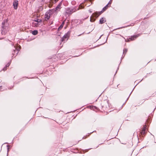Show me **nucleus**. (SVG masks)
I'll return each mask as SVG.
<instances>
[{"label": "nucleus", "mask_w": 156, "mask_h": 156, "mask_svg": "<svg viewBox=\"0 0 156 156\" xmlns=\"http://www.w3.org/2000/svg\"><path fill=\"white\" fill-rule=\"evenodd\" d=\"M76 11V9L73 7L67 8L65 10V12L67 14L70 15Z\"/></svg>", "instance_id": "obj_1"}, {"label": "nucleus", "mask_w": 156, "mask_h": 156, "mask_svg": "<svg viewBox=\"0 0 156 156\" xmlns=\"http://www.w3.org/2000/svg\"><path fill=\"white\" fill-rule=\"evenodd\" d=\"M108 5H107L105 7L102 9V10L99 12H95L94 13L93 15L94 16H95L96 17H98L100 15L102 12H104L105 11L107 8Z\"/></svg>", "instance_id": "obj_2"}, {"label": "nucleus", "mask_w": 156, "mask_h": 156, "mask_svg": "<svg viewBox=\"0 0 156 156\" xmlns=\"http://www.w3.org/2000/svg\"><path fill=\"white\" fill-rule=\"evenodd\" d=\"M52 13V10H49L46 12L44 16L45 20H48L50 19V16L51 15Z\"/></svg>", "instance_id": "obj_3"}, {"label": "nucleus", "mask_w": 156, "mask_h": 156, "mask_svg": "<svg viewBox=\"0 0 156 156\" xmlns=\"http://www.w3.org/2000/svg\"><path fill=\"white\" fill-rule=\"evenodd\" d=\"M13 51L12 52V54L13 55H16L18 53L20 49V48L18 46H14L13 47Z\"/></svg>", "instance_id": "obj_4"}, {"label": "nucleus", "mask_w": 156, "mask_h": 156, "mask_svg": "<svg viewBox=\"0 0 156 156\" xmlns=\"http://www.w3.org/2000/svg\"><path fill=\"white\" fill-rule=\"evenodd\" d=\"M70 34V32L68 31L66 34L62 38L61 40L62 41H65L66 39V40H67Z\"/></svg>", "instance_id": "obj_5"}, {"label": "nucleus", "mask_w": 156, "mask_h": 156, "mask_svg": "<svg viewBox=\"0 0 156 156\" xmlns=\"http://www.w3.org/2000/svg\"><path fill=\"white\" fill-rule=\"evenodd\" d=\"M18 1L17 0H15L13 3L14 8L15 9H16L18 6Z\"/></svg>", "instance_id": "obj_6"}, {"label": "nucleus", "mask_w": 156, "mask_h": 156, "mask_svg": "<svg viewBox=\"0 0 156 156\" xmlns=\"http://www.w3.org/2000/svg\"><path fill=\"white\" fill-rule=\"evenodd\" d=\"M140 36L139 34H137L136 35H134L133 36H132L130 38H129V39H130L131 40H133L136 39V38H137L138 37Z\"/></svg>", "instance_id": "obj_7"}, {"label": "nucleus", "mask_w": 156, "mask_h": 156, "mask_svg": "<svg viewBox=\"0 0 156 156\" xmlns=\"http://www.w3.org/2000/svg\"><path fill=\"white\" fill-rule=\"evenodd\" d=\"M146 125H144V126L143 129L140 132L141 134L142 135H144L145 133V130L146 129Z\"/></svg>", "instance_id": "obj_8"}, {"label": "nucleus", "mask_w": 156, "mask_h": 156, "mask_svg": "<svg viewBox=\"0 0 156 156\" xmlns=\"http://www.w3.org/2000/svg\"><path fill=\"white\" fill-rule=\"evenodd\" d=\"M105 19L104 17H102L99 20V24H102L106 22Z\"/></svg>", "instance_id": "obj_9"}, {"label": "nucleus", "mask_w": 156, "mask_h": 156, "mask_svg": "<svg viewBox=\"0 0 156 156\" xmlns=\"http://www.w3.org/2000/svg\"><path fill=\"white\" fill-rule=\"evenodd\" d=\"M32 33L33 35H36L38 33V31L37 30H34L32 31Z\"/></svg>", "instance_id": "obj_10"}, {"label": "nucleus", "mask_w": 156, "mask_h": 156, "mask_svg": "<svg viewBox=\"0 0 156 156\" xmlns=\"http://www.w3.org/2000/svg\"><path fill=\"white\" fill-rule=\"evenodd\" d=\"M127 51V49L126 48L124 49L123 51V54H124V55L126 54Z\"/></svg>", "instance_id": "obj_11"}, {"label": "nucleus", "mask_w": 156, "mask_h": 156, "mask_svg": "<svg viewBox=\"0 0 156 156\" xmlns=\"http://www.w3.org/2000/svg\"><path fill=\"white\" fill-rule=\"evenodd\" d=\"M61 9V7L58 5L56 7L55 9L56 10H59Z\"/></svg>", "instance_id": "obj_12"}, {"label": "nucleus", "mask_w": 156, "mask_h": 156, "mask_svg": "<svg viewBox=\"0 0 156 156\" xmlns=\"http://www.w3.org/2000/svg\"><path fill=\"white\" fill-rule=\"evenodd\" d=\"M34 21L37 22V23H38L41 22V20L37 19V20H35Z\"/></svg>", "instance_id": "obj_13"}, {"label": "nucleus", "mask_w": 156, "mask_h": 156, "mask_svg": "<svg viewBox=\"0 0 156 156\" xmlns=\"http://www.w3.org/2000/svg\"><path fill=\"white\" fill-rule=\"evenodd\" d=\"M89 106L90 107V109H94L96 108V107L95 106H93L92 107L90 106Z\"/></svg>", "instance_id": "obj_14"}, {"label": "nucleus", "mask_w": 156, "mask_h": 156, "mask_svg": "<svg viewBox=\"0 0 156 156\" xmlns=\"http://www.w3.org/2000/svg\"><path fill=\"white\" fill-rule=\"evenodd\" d=\"M63 26L62 25H61L60 27L58 28V30H60L63 27Z\"/></svg>", "instance_id": "obj_15"}, {"label": "nucleus", "mask_w": 156, "mask_h": 156, "mask_svg": "<svg viewBox=\"0 0 156 156\" xmlns=\"http://www.w3.org/2000/svg\"><path fill=\"white\" fill-rule=\"evenodd\" d=\"M58 0H51V1H52L53 3H56L58 1Z\"/></svg>", "instance_id": "obj_16"}, {"label": "nucleus", "mask_w": 156, "mask_h": 156, "mask_svg": "<svg viewBox=\"0 0 156 156\" xmlns=\"http://www.w3.org/2000/svg\"><path fill=\"white\" fill-rule=\"evenodd\" d=\"M10 62H9L5 66H6V67H8L10 65Z\"/></svg>", "instance_id": "obj_17"}, {"label": "nucleus", "mask_w": 156, "mask_h": 156, "mask_svg": "<svg viewBox=\"0 0 156 156\" xmlns=\"http://www.w3.org/2000/svg\"><path fill=\"white\" fill-rule=\"evenodd\" d=\"M6 68L7 67H6V66L4 68H3V70L4 71L6 70Z\"/></svg>", "instance_id": "obj_18"}, {"label": "nucleus", "mask_w": 156, "mask_h": 156, "mask_svg": "<svg viewBox=\"0 0 156 156\" xmlns=\"http://www.w3.org/2000/svg\"><path fill=\"white\" fill-rule=\"evenodd\" d=\"M62 5V2H61L60 3H59V4H58V5H59V6H60L61 7V6Z\"/></svg>", "instance_id": "obj_19"}, {"label": "nucleus", "mask_w": 156, "mask_h": 156, "mask_svg": "<svg viewBox=\"0 0 156 156\" xmlns=\"http://www.w3.org/2000/svg\"><path fill=\"white\" fill-rule=\"evenodd\" d=\"M2 28H3V29H4V28H5V27H4V23H2Z\"/></svg>", "instance_id": "obj_20"}, {"label": "nucleus", "mask_w": 156, "mask_h": 156, "mask_svg": "<svg viewBox=\"0 0 156 156\" xmlns=\"http://www.w3.org/2000/svg\"><path fill=\"white\" fill-rule=\"evenodd\" d=\"M64 23H65V22H64V21L63 22H62V23L61 25H62L63 26V25L64 24Z\"/></svg>", "instance_id": "obj_21"}, {"label": "nucleus", "mask_w": 156, "mask_h": 156, "mask_svg": "<svg viewBox=\"0 0 156 156\" xmlns=\"http://www.w3.org/2000/svg\"><path fill=\"white\" fill-rule=\"evenodd\" d=\"M90 21L91 22H93V21H92V19H91V17H90Z\"/></svg>", "instance_id": "obj_22"}, {"label": "nucleus", "mask_w": 156, "mask_h": 156, "mask_svg": "<svg viewBox=\"0 0 156 156\" xmlns=\"http://www.w3.org/2000/svg\"><path fill=\"white\" fill-rule=\"evenodd\" d=\"M2 88V86L0 87V90H1V89Z\"/></svg>", "instance_id": "obj_23"}, {"label": "nucleus", "mask_w": 156, "mask_h": 156, "mask_svg": "<svg viewBox=\"0 0 156 156\" xmlns=\"http://www.w3.org/2000/svg\"><path fill=\"white\" fill-rule=\"evenodd\" d=\"M90 12H91V11H90Z\"/></svg>", "instance_id": "obj_24"}]
</instances>
